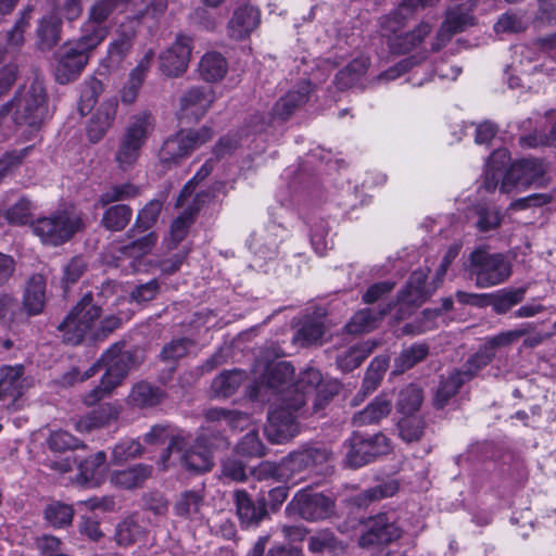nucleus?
I'll return each mask as SVG.
<instances>
[{"label":"nucleus","mask_w":556,"mask_h":556,"mask_svg":"<svg viewBox=\"0 0 556 556\" xmlns=\"http://www.w3.org/2000/svg\"><path fill=\"white\" fill-rule=\"evenodd\" d=\"M117 415L118 412L113 406L102 405L78 419L75 428L79 432H90L93 429L109 425L117 418Z\"/></svg>","instance_id":"ea45409f"},{"label":"nucleus","mask_w":556,"mask_h":556,"mask_svg":"<svg viewBox=\"0 0 556 556\" xmlns=\"http://www.w3.org/2000/svg\"><path fill=\"white\" fill-rule=\"evenodd\" d=\"M392 400L393 396L391 393H380L364 409L354 414L352 424L356 427L378 424L390 415Z\"/></svg>","instance_id":"cd10ccee"},{"label":"nucleus","mask_w":556,"mask_h":556,"mask_svg":"<svg viewBox=\"0 0 556 556\" xmlns=\"http://www.w3.org/2000/svg\"><path fill=\"white\" fill-rule=\"evenodd\" d=\"M101 306L94 302L92 293H85L58 326L63 341L72 345L85 340L103 341L122 326L119 316L111 314L101 319Z\"/></svg>","instance_id":"f257e3e1"},{"label":"nucleus","mask_w":556,"mask_h":556,"mask_svg":"<svg viewBox=\"0 0 556 556\" xmlns=\"http://www.w3.org/2000/svg\"><path fill=\"white\" fill-rule=\"evenodd\" d=\"M294 375L293 366L288 362H278L269 366L257 387V396L270 400V395H275V402H280L281 397L288 392Z\"/></svg>","instance_id":"dca6fc26"},{"label":"nucleus","mask_w":556,"mask_h":556,"mask_svg":"<svg viewBox=\"0 0 556 556\" xmlns=\"http://www.w3.org/2000/svg\"><path fill=\"white\" fill-rule=\"evenodd\" d=\"M279 248V240L276 235L267 233L261 236L258 239L253 238L251 241V249L263 258H273L277 255Z\"/></svg>","instance_id":"338daca9"},{"label":"nucleus","mask_w":556,"mask_h":556,"mask_svg":"<svg viewBox=\"0 0 556 556\" xmlns=\"http://www.w3.org/2000/svg\"><path fill=\"white\" fill-rule=\"evenodd\" d=\"M157 242V235L154 231H150L149 233L134 240L132 242L125 244L119 248V256L125 258H130V265L134 271L141 270L140 268V260L148 255Z\"/></svg>","instance_id":"473e14b6"},{"label":"nucleus","mask_w":556,"mask_h":556,"mask_svg":"<svg viewBox=\"0 0 556 556\" xmlns=\"http://www.w3.org/2000/svg\"><path fill=\"white\" fill-rule=\"evenodd\" d=\"M228 446L225 437L219 433L201 432L191 443V437L179 430L172 440L161 457L164 469L176 465L190 472H204L213 467L212 450Z\"/></svg>","instance_id":"f03ea898"},{"label":"nucleus","mask_w":556,"mask_h":556,"mask_svg":"<svg viewBox=\"0 0 556 556\" xmlns=\"http://www.w3.org/2000/svg\"><path fill=\"white\" fill-rule=\"evenodd\" d=\"M130 0H94L88 11V20L105 25V21L116 11L124 10Z\"/></svg>","instance_id":"3c124183"},{"label":"nucleus","mask_w":556,"mask_h":556,"mask_svg":"<svg viewBox=\"0 0 556 556\" xmlns=\"http://www.w3.org/2000/svg\"><path fill=\"white\" fill-rule=\"evenodd\" d=\"M392 309V303L386 304L378 312H374L370 308H364L353 315L351 320L346 324L345 328L349 333L361 334L374 330L379 320L390 313Z\"/></svg>","instance_id":"f704fd0d"},{"label":"nucleus","mask_w":556,"mask_h":556,"mask_svg":"<svg viewBox=\"0 0 556 556\" xmlns=\"http://www.w3.org/2000/svg\"><path fill=\"white\" fill-rule=\"evenodd\" d=\"M368 67L369 60L367 58H355L337 73L334 85L340 90L353 87L366 74Z\"/></svg>","instance_id":"a19ab883"},{"label":"nucleus","mask_w":556,"mask_h":556,"mask_svg":"<svg viewBox=\"0 0 556 556\" xmlns=\"http://www.w3.org/2000/svg\"><path fill=\"white\" fill-rule=\"evenodd\" d=\"M117 106V100L114 98L100 104L87 126V136L90 142L97 143L104 137L113 125Z\"/></svg>","instance_id":"a878e982"},{"label":"nucleus","mask_w":556,"mask_h":556,"mask_svg":"<svg viewBox=\"0 0 556 556\" xmlns=\"http://www.w3.org/2000/svg\"><path fill=\"white\" fill-rule=\"evenodd\" d=\"M163 203L160 200H151L139 211L132 228L128 231L130 237L134 232L146 231L152 228L162 212Z\"/></svg>","instance_id":"603ef678"},{"label":"nucleus","mask_w":556,"mask_h":556,"mask_svg":"<svg viewBox=\"0 0 556 556\" xmlns=\"http://www.w3.org/2000/svg\"><path fill=\"white\" fill-rule=\"evenodd\" d=\"M402 532L396 510L379 513L367 520L366 531L359 538V545L388 544L400 539Z\"/></svg>","instance_id":"ddd939ff"},{"label":"nucleus","mask_w":556,"mask_h":556,"mask_svg":"<svg viewBox=\"0 0 556 556\" xmlns=\"http://www.w3.org/2000/svg\"><path fill=\"white\" fill-rule=\"evenodd\" d=\"M283 395L280 402H274L268 412L265 434L271 443L281 444L294 438L299 431L298 419L305 414L304 397Z\"/></svg>","instance_id":"39448f33"},{"label":"nucleus","mask_w":556,"mask_h":556,"mask_svg":"<svg viewBox=\"0 0 556 556\" xmlns=\"http://www.w3.org/2000/svg\"><path fill=\"white\" fill-rule=\"evenodd\" d=\"M31 231L43 244L59 247L86 228L83 214L75 208L56 210L30 224Z\"/></svg>","instance_id":"20e7f679"},{"label":"nucleus","mask_w":556,"mask_h":556,"mask_svg":"<svg viewBox=\"0 0 556 556\" xmlns=\"http://www.w3.org/2000/svg\"><path fill=\"white\" fill-rule=\"evenodd\" d=\"M78 50L70 42L62 47L55 67V78L60 84L76 79L89 62L90 58Z\"/></svg>","instance_id":"412c9836"},{"label":"nucleus","mask_w":556,"mask_h":556,"mask_svg":"<svg viewBox=\"0 0 556 556\" xmlns=\"http://www.w3.org/2000/svg\"><path fill=\"white\" fill-rule=\"evenodd\" d=\"M465 270L478 288H491L505 282L511 275L510 263L501 253H490L484 248L473 250Z\"/></svg>","instance_id":"423d86ee"},{"label":"nucleus","mask_w":556,"mask_h":556,"mask_svg":"<svg viewBox=\"0 0 556 556\" xmlns=\"http://www.w3.org/2000/svg\"><path fill=\"white\" fill-rule=\"evenodd\" d=\"M143 16L144 12H139L132 16H127L119 24L114 39L108 47V56L112 63L118 65L131 53Z\"/></svg>","instance_id":"2eb2a0df"},{"label":"nucleus","mask_w":556,"mask_h":556,"mask_svg":"<svg viewBox=\"0 0 556 556\" xmlns=\"http://www.w3.org/2000/svg\"><path fill=\"white\" fill-rule=\"evenodd\" d=\"M313 91L312 84L308 80H302L281 97L273 106L274 116L286 121L300 106L305 104Z\"/></svg>","instance_id":"b1692460"},{"label":"nucleus","mask_w":556,"mask_h":556,"mask_svg":"<svg viewBox=\"0 0 556 556\" xmlns=\"http://www.w3.org/2000/svg\"><path fill=\"white\" fill-rule=\"evenodd\" d=\"M1 110L5 113L12 112L14 124L37 131L48 118V94L43 83L35 79L18 88Z\"/></svg>","instance_id":"7ed1b4c3"},{"label":"nucleus","mask_w":556,"mask_h":556,"mask_svg":"<svg viewBox=\"0 0 556 556\" xmlns=\"http://www.w3.org/2000/svg\"><path fill=\"white\" fill-rule=\"evenodd\" d=\"M399 434L407 443L417 442L425 432V421L421 417L406 415L397 422Z\"/></svg>","instance_id":"4d7b16f0"},{"label":"nucleus","mask_w":556,"mask_h":556,"mask_svg":"<svg viewBox=\"0 0 556 556\" xmlns=\"http://www.w3.org/2000/svg\"><path fill=\"white\" fill-rule=\"evenodd\" d=\"M429 354V345L426 343H414L401 351L394 358L393 374L400 375L413 368L426 359Z\"/></svg>","instance_id":"79ce46f5"},{"label":"nucleus","mask_w":556,"mask_h":556,"mask_svg":"<svg viewBox=\"0 0 556 556\" xmlns=\"http://www.w3.org/2000/svg\"><path fill=\"white\" fill-rule=\"evenodd\" d=\"M132 210L126 204L108 207L102 215L101 225L109 231H122L131 220Z\"/></svg>","instance_id":"a18cd8bd"},{"label":"nucleus","mask_w":556,"mask_h":556,"mask_svg":"<svg viewBox=\"0 0 556 556\" xmlns=\"http://www.w3.org/2000/svg\"><path fill=\"white\" fill-rule=\"evenodd\" d=\"M191 55L190 38L178 36L176 41L160 54L161 71L173 77L182 75L188 67Z\"/></svg>","instance_id":"a211bd4d"},{"label":"nucleus","mask_w":556,"mask_h":556,"mask_svg":"<svg viewBox=\"0 0 556 556\" xmlns=\"http://www.w3.org/2000/svg\"><path fill=\"white\" fill-rule=\"evenodd\" d=\"M334 502L323 493L308 489L300 490L286 507L289 516H299L307 521L323 520L331 516Z\"/></svg>","instance_id":"9b49d317"},{"label":"nucleus","mask_w":556,"mask_h":556,"mask_svg":"<svg viewBox=\"0 0 556 556\" xmlns=\"http://www.w3.org/2000/svg\"><path fill=\"white\" fill-rule=\"evenodd\" d=\"M152 475V467L138 464L132 467L115 470L111 473V482L123 489H135L143 484Z\"/></svg>","instance_id":"c9c22d12"},{"label":"nucleus","mask_w":556,"mask_h":556,"mask_svg":"<svg viewBox=\"0 0 556 556\" xmlns=\"http://www.w3.org/2000/svg\"><path fill=\"white\" fill-rule=\"evenodd\" d=\"M422 391L415 384L403 388L396 401V408L403 415H413L422 403Z\"/></svg>","instance_id":"5fc2aeb1"},{"label":"nucleus","mask_w":556,"mask_h":556,"mask_svg":"<svg viewBox=\"0 0 556 556\" xmlns=\"http://www.w3.org/2000/svg\"><path fill=\"white\" fill-rule=\"evenodd\" d=\"M216 96L211 87L198 86L187 90L179 100L181 119L198 121L205 115Z\"/></svg>","instance_id":"f3484780"},{"label":"nucleus","mask_w":556,"mask_h":556,"mask_svg":"<svg viewBox=\"0 0 556 556\" xmlns=\"http://www.w3.org/2000/svg\"><path fill=\"white\" fill-rule=\"evenodd\" d=\"M140 189L130 182L113 185L98 198V204L106 206L111 203L134 199L139 195Z\"/></svg>","instance_id":"864d4df0"},{"label":"nucleus","mask_w":556,"mask_h":556,"mask_svg":"<svg viewBox=\"0 0 556 556\" xmlns=\"http://www.w3.org/2000/svg\"><path fill=\"white\" fill-rule=\"evenodd\" d=\"M432 26L429 23L421 22L412 31L390 37L388 43L394 53L405 54L417 48L424 39L431 33Z\"/></svg>","instance_id":"7c9ffc66"},{"label":"nucleus","mask_w":556,"mask_h":556,"mask_svg":"<svg viewBox=\"0 0 556 556\" xmlns=\"http://www.w3.org/2000/svg\"><path fill=\"white\" fill-rule=\"evenodd\" d=\"M459 254V247H451L437 269L435 278L427 283L428 269H417L412 273L406 287L399 293V301L407 305H421L429 299L443 281V278L454 260Z\"/></svg>","instance_id":"6e6552de"},{"label":"nucleus","mask_w":556,"mask_h":556,"mask_svg":"<svg viewBox=\"0 0 556 556\" xmlns=\"http://www.w3.org/2000/svg\"><path fill=\"white\" fill-rule=\"evenodd\" d=\"M345 465L350 468L363 467L392 450L390 440L383 433L366 435L358 431L345 441Z\"/></svg>","instance_id":"1a4fd4ad"},{"label":"nucleus","mask_w":556,"mask_h":556,"mask_svg":"<svg viewBox=\"0 0 556 556\" xmlns=\"http://www.w3.org/2000/svg\"><path fill=\"white\" fill-rule=\"evenodd\" d=\"M198 71L203 80L216 83L227 74L228 63L220 53L207 52L201 58Z\"/></svg>","instance_id":"4c0bfd02"},{"label":"nucleus","mask_w":556,"mask_h":556,"mask_svg":"<svg viewBox=\"0 0 556 556\" xmlns=\"http://www.w3.org/2000/svg\"><path fill=\"white\" fill-rule=\"evenodd\" d=\"M374 341H366L350 348L344 354L337 357L338 366L344 371L357 368L375 350Z\"/></svg>","instance_id":"c03bdc74"},{"label":"nucleus","mask_w":556,"mask_h":556,"mask_svg":"<svg viewBox=\"0 0 556 556\" xmlns=\"http://www.w3.org/2000/svg\"><path fill=\"white\" fill-rule=\"evenodd\" d=\"M522 146L528 148H538L541 146L556 147V121L552 124L549 130L535 131L532 135L522 137L520 139Z\"/></svg>","instance_id":"774afa93"},{"label":"nucleus","mask_w":556,"mask_h":556,"mask_svg":"<svg viewBox=\"0 0 556 556\" xmlns=\"http://www.w3.org/2000/svg\"><path fill=\"white\" fill-rule=\"evenodd\" d=\"M464 383H466V381L455 371H452L446 379L440 382L434 396V406L437 408H443Z\"/></svg>","instance_id":"bf43d9fd"},{"label":"nucleus","mask_w":556,"mask_h":556,"mask_svg":"<svg viewBox=\"0 0 556 556\" xmlns=\"http://www.w3.org/2000/svg\"><path fill=\"white\" fill-rule=\"evenodd\" d=\"M142 446L136 440H124L117 443L112 453L114 464H122L128 459L135 458L142 454Z\"/></svg>","instance_id":"69168bd1"},{"label":"nucleus","mask_w":556,"mask_h":556,"mask_svg":"<svg viewBox=\"0 0 556 556\" xmlns=\"http://www.w3.org/2000/svg\"><path fill=\"white\" fill-rule=\"evenodd\" d=\"M28 387L23 365L0 367V401L14 403Z\"/></svg>","instance_id":"5701e85b"},{"label":"nucleus","mask_w":556,"mask_h":556,"mask_svg":"<svg viewBox=\"0 0 556 556\" xmlns=\"http://www.w3.org/2000/svg\"><path fill=\"white\" fill-rule=\"evenodd\" d=\"M108 34L109 28L106 25L98 24L87 18L81 25L80 37L70 43L90 58L91 52L106 38Z\"/></svg>","instance_id":"72a5a7b5"},{"label":"nucleus","mask_w":556,"mask_h":556,"mask_svg":"<svg viewBox=\"0 0 556 556\" xmlns=\"http://www.w3.org/2000/svg\"><path fill=\"white\" fill-rule=\"evenodd\" d=\"M46 521L54 528H63L72 523L74 510L72 506L52 502L45 509Z\"/></svg>","instance_id":"13d9d810"},{"label":"nucleus","mask_w":556,"mask_h":556,"mask_svg":"<svg viewBox=\"0 0 556 556\" xmlns=\"http://www.w3.org/2000/svg\"><path fill=\"white\" fill-rule=\"evenodd\" d=\"M202 203V195L197 194L193 199L192 205L185 208L172 223L170 225V241L169 249L176 248L188 235L189 228L194 220L195 214L200 210Z\"/></svg>","instance_id":"e433bc0d"},{"label":"nucleus","mask_w":556,"mask_h":556,"mask_svg":"<svg viewBox=\"0 0 556 556\" xmlns=\"http://www.w3.org/2000/svg\"><path fill=\"white\" fill-rule=\"evenodd\" d=\"M237 453L249 457H261L265 454V447L254 430L245 433L236 446Z\"/></svg>","instance_id":"e2e57ef3"},{"label":"nucleus","mask_w":556,"mask_h":556,"mask_svg":"<svg viewBox=\"0 0 556 556\" xmlns=\"http://www.w3.org/2000/svg\"><path fill=\"white\" fill-rule=\"evenodd\" d=\"M476 227L481 232H486L500 227L502 223V214L495 207L480 206L477 210Z\"/></svg>","instance_id":"0e129e2a"},{"label":"nucleus","mask_w":556,"mask_h":556,"mask_svg":"<svg viewBox=\"0 0 556 556\" xmlns=\"http://www.w3.org/2000/svg\"><path fill=\"white\" fill-rule=\"evenodd\" d=\"M47 283L42 275H33L26 283L23 294V309L27 316H37L43 312L46 305Z\"/></svg>","instance_id":"c85d7f7f"},{"label":"nucleus","mask_w":556,"mask_h":556,"mask_svg":"<svg viewBox=\"0 0 556 556\" xmlns=\"http://www.w3.org/2000/svg\"><path fill=\"white\" fill-rule=\"evenodd\" d=\"M261 24L257 7L244 3L237 7L227 23V35L233 40L248 38Z\"/></svg>","instance_id":"aec40b11"},{"label":"nucleus","mask_w":556,"mask_h":556,"mask_svg":"<svg viewBox=\"0 0 556 556\" xmlns=\"http://www.w3.org/2000/svg\"><path fill=\"white\" fill-rule=\"evenodd\" d=\"M332 459V452L324 444H311L289 454L287 465L290 470H305L320 467Z\"/></svg>","instance_id":"4be33fe9"},{"label":"nucleus","mask_w":556,"mask_h":556,"mask_svg":"<svg viewBox=\"0 0 556 556\" xmlns=\"http://www.w3.org/2000/svg\"><path fill=\"white\" fill-rule=\"evenodd\" d=\"M399 490L396 480H387L356 494L352 502L357 507H367L375 501L393 496Z\"/></svg>","instance_id":"37998d69"},{"label":"nucleus","mask_w":556,"mask_h":556,"mask_svg":"<svg viewBox=\"0 0 556 556\" xmlns=\"http://www.w3.org/2000/svg\"><path fill=\"white\" fill-rule=\"evenodd\" d=\"M62 22L55 12L42 16L36 29L37 43L41 50H50L61 40Z\"/></svg>","instance_id":"2f4dec72"},{"label":"nucleus","mask_w":556,"mask_h":556,"mask_svg":"<svg viewBox=\"0 0 556 556\" xmlns=\"http://www.w3.org/2000/svg\"><path fill=\"white\" fill-rule=\"evenodd\" d=\"M163 396V392L157 387H153L147 382H139L132 388L128 399L131 405L146 408L161 403Z\"/></svg>","instance_id":"de8ad7c7"},{"label":"nucleus","mask_w":556,"mask_h":556,"mask_svg":"<svg viewBox=\"0 0 556 556\" xmlns=\"http://www.w3.org/2000/svg\"><path fill=\"white\" fill-rule=\"evenodd\" d=\"M545 173L546 168L542 161L536 159L519 160L505 173L500 190L503 193H508L515 188H527L531 185L544 186Z\"/></svg>","instance_id":"f8f14e48"},{"label":"nucleus","mask_w":556,"mask_h":556,"mask_svg":"<svg viewBox=\"0 0 556 556\" xmlns=\"http://www.w3.org/2000/svg\"><path fill=\"white\" fill-rule=\"evenodd\" d=\"M105 460V453L98 452L80 462L78 465L79 473L76 478L77 482L81 485H99L103 480Z\"/></svg>","instance_id":"c756f323"},{"label":"nucleus","mask_w":556,"mask_h":556,"mask_svg":"<svg viewBox=\"0 0 556 556\" xmlns=\"http://www.w3.org/2000/svg\"><path fill=\"white\" fill-rule=\"evenodd\" d=\"M321 381L323 376L319 370L315 368H307L300 374L296 382L293 384V388H289L285 395L293 397V402L294 397L303 396L305 405L307 399L318 391L313 407L314 412H318L329 401V395L324 394V390L319 389Z\"/></svg>","instance_id":"6ab92c4d"},{"label":"nucleus","mask_w":556,"mask_h":556,"mask_svg":"<svg viewBox=\"0 0 556 556\" xmlns=\"http://www.w3.org/2000/svg\"><path fill=\"white\" fill-rule=\"evenodd\" d=\"M152 129V117L149 113H141L131 117L118 140V147L114 155L121 170L128 172L135 167Z\"/></svg>","instance_id":"0eeeda50"},{"label":"nucleus","mask_w":556,"mask_h":556,"mask_svg":"<svg viewBox=\"0 0 556 556\" xmlns=\"http://www.w3.org/2000/svg\"><path fill=\"white\" fill-rule=\"evenodd\" d=\"M494 356L495 353L490 351V349L481 348L477 353L470 356L459 369L454 371L467 382L482 368L489 365Z\"/></svg>","instance_id":"09e8293b"},{"label":"nucleus","mask_w":556,"mask_h":556,"mask_svg":"<svg viewBox=\"0 0 556 556\" xmlns=\"http://www.w3.org/2000/svg\"><path fill=\"white\" fill-rule=\"evenodd\" d=\"M526 288L503 290L492 296L491 305L496 314H506L525 299Z\"/></svg>","instance_id":"6e6d98bb"},{"label":"nucleus","mask_w":556,"mask_h":556,"mask_svg":"<svg viewBox=\"0 0 556 556\" xmlns=\"http://www.w3.org/2000/svg\"><path fill=\"white\" fill-rule=\"evenodd\" d=\"M214 132L211 127L202 126L199 129L180 130L169 137L160 151L161 161L164 163H178L189 156L210 140Z\"/></svg>","instance_id":"9d476101"},{"label":"nucleus","mask_w":556,"mask_h":556,"mask_svg":"<svg viewBox=\"0 0 556 556\" xmlns=\"http://www.w3.org/2000/svg\"><path fill=\"white\" fill-rule=\"evenodd\" d=\"M146 535L144 528L134 517H128L117 525L115 541L121 546H129Z\"/></svg>","instance_id":"8fccbe9b"},{"label":"nucleus","mask_w":556,"mask_h":556,"mask_svg":"<svg viewBox=\"0 0 556 556\" xmlns=\"http://www.w3.org/2000/svg\"><path fill=\"white\" fill-rule=\"evenodd\" d=\"M472 24L473 16L469 13H465L459 9L448 11L445 21L437 33L435 40L432 43V50L439 51L446 46L456 33L463 31Z\"/></svg>","instance_id":"bb28decb"},{"label":"nucleus","mask_w":556,"mask_h":556,"mask_svg":"<svg viewBox=\"0 0 556 556\" xmlns=\"http://www.w3.org/2000/svg\"><path fill=\"white\" fill-rule=\"evenodd\" d=\"M324 334L325 327L323 323L316 319H309L298 330L294 340L301 345L306 346L320 343Z\"/></svg>","instance_id":"052dcab7"},{"label":"nucleus","mask_w":556,"mask_h":556,"mask_svg":"<svg viewBox=\"0 0 556 556\" xmlns=\"http://www.w3.org/2000/svg\"><path fill=\"white\" fill-rule=\"evenodd\" d=\"M237 515L245 528L256 527L267 515L265 500L256 503L252 501L247 491L238 490L233 494Z\"/></svg>","instance_id":"393cba45"},{"label":"nucleus","mask_w":556,"mask_h":556,"mask_svg":"<svg viewBox=\"0 0 556 556\" xmlns=\"http://www.w3.org/2000/svg\"><path fill=\"white\" fill-rule=\"evenodd\" d=\"M245 379L243 370L235 369L222 372L212 382V391L216 396L229 397L239 389Z\"/></svg>","instance_id":"49530a36"},{"label":"nucleus","mask_w":556,"mask_h":556,"mask_svg":"<svg viewBox=\"0 0 556 556\" xmlns=\"http://www.w3.org/2000/svg\"><path fill=\"white\" fill-rule=\"evenodd\" d=\"M204 506V494L201 490H188L177 497L174 511L178 517L197 519Z\"/></svg>","instance_id":"58836bf2"},{"label":"nucleus","mask_w":556,"mask_h":556,"mask_svg":"<svg viewBox=\"0 0 556 556\" xmlns=\"http://www.w3.org/2000/svg\"><path fill=\"white\" fill-rule=\"evenodd\" d=\"M123 348V343H114L101 356V362L106 368L104 376L115 386H118L129 370L136 368L143 359L141 350Z\"/></svg>","instance_id":"4468645a"},{"label":"nucleus","mask_w":556,"mask_h":556,"mask_svg":"<svg viewBox=\"0 0 556 556\" xmlns=\"http://www.w3.org/2000/svg\"><path fill=\"white\" fill-rule=\"evenodd\" d=\"M497 161H501L502 165L504 166L506 161H508L507 151L506 150H497L490 156L489 163H488V169L485 173V179H484V188L488 191L495 190L498 180L504 178L502 169L495 167V163Z\"/></svg>","instance_id":"680f3d73"}]
</instances>
